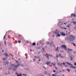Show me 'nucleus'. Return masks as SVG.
Returning a JSON list of instances; mask_svg holds the SVG:
<instances>
[{
  "label": "nucleus",
  "instance_id": "35",
  "mask_svg": "<svg viewBox=\"0 0 76 76\" xmlns=\"http://www.w3.org/2000/svg\"><path fill=\"white\" fill-rule=\"evenodd\" d=\"M16 61L17 63H19V62L18 61Z\"/></svg>",
  "mask_w": 76,
  "mask_h": 76
},
{
  "label": "nucleus",
  "instance_id": "62",
  "mask_svg": "<svg viewBox=\"0 0 76 76\" xmlns=\"http://www.w3.org/2000/svg\"><path fill=\"white\" fill-rule=\"evenodd\" d=\"M52 76H53V75H52Z\"/></svg>",
  "mask_w": 76,
  "mask_h": 76
},
{
  "label": "nucleus",
  "instance_id": "2",
  "mask_svg": "<svg viewBox=\"0 0 76 76\" xmlns=\"http://www.w3.org/2000/svg\"><path fill=\"white\" fill-rule=\"evenodd\" d=\"M20 64H17V65H15V64H12V66L13 67L15 68L16 69H17L18 67H19Z\"/></svg>",
  "mask_w": 76,
  "mask_h": 76
},
{
  "label": "nucleus",
  "instance_id": "49",
  "mask_svg": "<svg viewBox=\"0 0 76 76\" xmlns=\"http://www.w3.org/2000/svg\"><path fill=\"white\" fill-rule=\"evenodd\" d=\"M44 69H46V68H45H45H44Z\"/></svg>",
  "mask_w": 76,
  "mask_h": 76
},
{
  "label": "nucleus",
  "instance_id": "46",
  "mask_svg": "<svg viewBox=\"0 0 76 76\" xmlns=\"http://www.w3.org/2000/svg\"><path fill=\"white\" fill-rule=\"evenodd\" d=\"M48 75H49V76H51V75H50V74H48Z\"/></svg>",
  "mask_w": 76,
  "mask_h": 76
},
{
  "label": "nucleus",
  "instance_id": "50",
  "mask_svg": "<svg viewBox=\"0 0 76 76\" xmlns=\"http://www.w3.org/2000/svg\"><path fill=\"white\" fill-rule=\"evenodd\" d=\"M17 74H18V73L16 72V75H17Z\"/></svg>",
  "mask_w": 76,
  "mask_h": 76
},
{
  "label": "nucleus",
  "instance_id": "31",
  "mask_svg": "<svg viewBox=\"0 0 76 76\" xmlns=\"http://www.w3.org/2000/svg\"><path fill=\"white\" fill-rule=\"evenodd\" d=\"M73 45H74V46H76V45L75 44V43H73Z\"/></svg>",
  "mask_w": 76,
  "mask_h": 76
},
{
  "label": "nucleus",
  "instance_id": "4",
  "mask_svg": "<svg viewBox=\"0 0 76 76\" xmlns=\"http://www.w3.org/2000/svg\"><path fill=\"white\" fill-rule=\"evenodd\" d=\"M53 32L54 34H57L60 33V31H59L57 29V30H56L55 32L53 31Z\"/></svg>",
  "mask_w": 76,
  "mask_h": 76
},
{
  "label": "nucleus",
  "instance_id": "16",
  "mask_svg": "<svg viewBox=\"0 0 76 76\" xmlns=\"http://www.w3.org/2000/svg\"><path fill=\"white\" fill-rule=\"evenodd\" d=\"M17 76H22V74H18L17 75Z\"/></svg>",
  "mask_w": 76,
  "mask_h": 76
},
{
  "label": "nucleus",
  "instance_id": "61",
  "mask_svg": "<svg viewBox=\"0 0 76 76\" xmlns=\"http://www.w3.org/2000/svg\"><path fill=\"white\" fill-rule=\"evenodd\" d=\"M69 34H70V32H69Z\"/></svg>",
  "mask_w": 76,
  "mask_h": 76
},
{
  "label": "nucleus",
  "instance_id": "22",
  "mask_svg": "<svg viewBox=\"0 0 76 76\" xmlns=\"http://www.w3.org/2000/svg\"><path fill=\"white\" fill-rule=\"evenodd\" d=\"M34 57H35V58H38V57H37L36 56H34Z\"/></svg>",
  "mask_w": 76,
  "mask_h": 76
},
{
  "label": "nucleus",
  "instance_id": "23",
  "mask_svg": "<svg viewBox=\"0 0 76 76\" xmlns=\"http://www.w3.org/2000/svg\"><path fill=\"white\" fill-rule=\"evenodd\" d=\"M42 50L43 51H45V50H44V48H42Z\"/></svg>",
  "mask_w": 76,
  "mask_h": 76
},
{
  "label": "nucleus",
  "instance_id": "60",
  "mask_svg": "<svg viewBox=\"0 0 76 76\" xmlns=\"http://www.w3.org/2000/svg\"><path fill=\"white\" fill-rule=\"evenodd\" d=\"M32 50H31V49L30 50V51H31Z\"/></svg>",
  "mask_w": 76,
  "mask_h": 76
},
{
  "label": "nucleus",
  "instance_id": "56",
  "mask_svg": "<svg viewBox=\"0 0 76 76\" xmlns=\"http://www.w3.org/2000/svg\"><path fill=\"white\" fill-rule=\"evenodd\" d=\"M33 60H34V61H35V59H33Z\"/></svg>",
  "mask_w": 76,
  "mask_h": 76
},
{
  "label": "nucleus",
  "instance_id": "34",
  "mask_svg": "<svg viewBox=\"0 0 76 76\" xmlns=\"http://www.w3.org/2000/svg\"><path fill=\"white\" fill-rule=\"evenodd\" d=\"M59 56H60V57H61L63 58V57L61 56V54H59Z\"/></svg>",
  "mask_w": 76,
  "mask_h": 76
},
{
  "label": "nucleus",
  "instance_id": "59",
  "mask_svg": "<svg viewBox=\"0 0 76 76\" xmlns=\"http://www.w3.org/2000/svg\"><path fill=\"white\" fill-rule=\"evenodd\" d=\"M23 75H24V74H23Z\"/></svg>",
  "mask_w": 76,
  "mask_h": 76
},
{
  "label": "nucleus",
  "instance_id": "48",
  "mask_svg": "<svg viewBox=\"0 0 76 76\" xmlns=\"http://www.w3.org/2000/svg\"><path fill=\"white\" fill-rule=\"evenodd\" d=\"M39 61H41V60L39 59Z\"/></svg>",
  "mask_w": 76,
  "mask_h": 76
},
{
  "label": "nucleus",
  "instance_id": "11",
  "mask_svg": "<svg viewBox=\"0 0 76 76\" xmlns=\"http://www.w3.org/2000/svg\"><path fill=\"white\" fill-rule=\"evenodd\" d=\"M8 62H7L5 64V66L6 67L8 66Z\"/></svg>",
  "mask_w": 76,
  "mask_h": 76
},
{
  "label": "nucleus",
  "instance_id": "1",
  "mask_svg": "<svg viewBox=\"0 0 76 76\" xmlns=\"http://www.w3.org/2000/svg\"><path fill=\"white\" fill-rule=\"evenodd\" d=\"M69 39L70 41H73L76 39V37L73 35H71L69 36Z\"/></svg>",
  "mask_w": 76,
  "mask_h": 76
},
{
  "label": "nucleus",
  "instance_id": "44",
  "mask_svg": "<svg viewBox=\"0 0 76 76\" xmlns=\"http://www.w3.org/2000/svg\"><path fill=\"white\" fill-rule=\"evenodd\" d=\"M20 66H23V65H20Z\"/></svg>",
  "mask_w": 76,
  "mask_h": 76
},
{
  "label": "nucleus",
  "instance_id": "3",
  "mask_svg": "<svg viewBox=\"0 0 76 76\" xmlns=\"http://www.w3.org/2000/svg\"><path fill=\"white\" fill-rule=\"evenodd\" d=\"M61 47L62 48H64L65 49V50H67V48H66V45H62L61 46Z\"/></svg>",
  "mask_w": 76,
  "mask_h": 76
},
{
  "label": "nucleus",
  "instance_id": "47",
  "mask_svg": "<svg viewBox=\"0 0 76 76\" xmlns=\"http://www.w3.org/2000/svg\"><path fill=\"white\" fill-rule=\"evenodd\" d=\"M46 55H48V54H47V53H46Z\"/></svg>",
  "mask_w": 76,
  "mask_h": 76
},
{
  "label": "nucleus",
  "instance_id": "33",
  "mask_svg": "<svg viewBox=\"0 0 76 76\" xmlns=\"http://www.w3.org/2000/svg\"><path fill=\"white\" fill-rule=\"evenodd\" d=\"M58 55H56V58H58Z\"/></svg>",
  "mask_w": 76,
  "mask_h": 76
},
{
  "label": "nucleus",
  "instance_id": "12",
  "mask_svg": "<svg viewBox=\"0 0 76 76\" xmlns=\"http://www.w3.org/2000/svg\"><path fill=\"white\" fill-rule=\"evenodd\" d=\"M4 56H6V57L8 56V54H7V53L6 52L4 53Z\"/></svg>",
  "mask_w": 76,
  "mask_h": 76
},
{
  "label": "nucleus",
  "instance_id": "28",
  "mask_svg": "<svg viewBox=\"0 0 76 76\" xmlns=\"http://www.w3.org/2000/svg\"><path fill=\"white\" fill-rule=\"evenodd\" d=\"M71 17L72 18V16H73V14H72L71 15Z\"/></svg>",
  "mask_w": 76,
  "mask_h": 76
},
{
  "label": "nucleus",
  "instance_id": "25",
  "mask_svg": "<svg viewBox=\"0 0 76 76\" xmlns=\"http://www.w3.org/2000/svg\"><path fill=\"white\" fill-rule=\"evenodd\" d=\"M18 42H19V43H20L21 41L20 40H18Z\"/></svg>",
  "mask_w": 76,
  "mask_h": 76
},
{
  "label": "nucleus",
  "instance_id": "6",
  "mask_svg": "<svg viewBox=\"0 0 76 76\" xmlns=\"http://www.w3.org/2000/svg\"><path fill=\"white\" fill-rule=\"evenodd\" d=\"M59 65H60V66H64L65 65V63H64V62H63V63H59L58 64Z\"/></svg>",
  "mask_w": 76,
  "mask_h": 76
},
{
  "label": "nucleus",
  "instance_id": "45",
  "mask_svg": "<svg viewBox=\"0 0 76 76\" xmlns=\"http://www.w3.org/2000/svg\"><path fill=\"white\" fill-rule=\"evenodd\" d=\"M26 76V74H25V75H24V76Z\"/></svg>",
  "mask_w": 76,
  "mask_h": 76
},
{
  "label": "nucleus",
  "instance_id": "39",
  "mask_svg": "<svg viewBox=\"0 0 76 76\" xmlns=\"http://www.w3.org/2000/svg\"><path fill=\"white\" fill-rule=\"evenodd\" d=\"M66 63H67V64H70V63H68V62H66Z\"/></svg>",
  "mask_w": 76,
  "mask_h": 76
},
{
  "label": "nucleus",
  "instance_id": "19",
  "mask_svg": "<svg viewBox=\"0 0 76 76\" xmlns=\"http://www.w3.org/2000/svg\"><path fill=\"white\" fill-rule=\"evenodd\" d=\"M32 45H34H34H35V43L34 42V43H33L32 44Z\"/></svg>",
  "mask_w": 76,
  "mask_h": 76
},
{
  "label": "nucleus",
  "instance_id": "18",
  "mask_svg": "<svg viewBox=\"0 0 76 76\" xmlns=\"http://www.w3.org/2000/svg\"><path fill=\"white\" fill-rule=\"evenodd\" d=\"M72 22H73V24H76V21H72Z\"/></svg>",
  "mask_w": 76,
  "mask_h": 76
},
{
  "label": "nucleus",
  "instance_id": "20",
  "mask_svg": "<svg viewBox=\"0 0 76 76\" xmlns=\"http://www.w3.org/2000/svg\"><path fill=\"white\" fill-rule=\"evenodd\" d=\"M3 60H6V58H3Z\"/></svg>",
  "mask_w": 76,
  "mask_h": 76
},
{
  "label": "nucleus",
  "instance_id": "17",
  "mask_svg": "<svg viewBox=\"0 0 76 76\" xmlns=\"http://www.w3.org/2000/svg\"><path fill=\"white\" fill-rule=\"evenodd\" d=\"M4 44L5 45H7L6 41H4Z\"/></svg>",
  "mask_w": 76,
  "mask_h": 76
},
{
  "label": "nucleus",
  "instance_id": "27",
  "mask_svg": "<svg viewBox=\"0 0 76 76\" xmlns=\"http://www.w3.org/2000/svg\"><path fill=\"white\" fill-rule=\"evenodd\" d=\"M4 39H6V36L5 35L4 36Z\"/></svg>",
  "mask_w": 76,
  "mask_h": 76
},
{
  "label": "nucleus",
  "instance_id": "38",
  "mask_svg": "<svg viewBox=\"0 0 76 76\" xmlns=\"http://www.w3.org/2000/svg\"><path fill=\"white\" fill-rule=\"evenodd\" d=\"M74 65H75V66H76V63H74Z\"/></svg>",
  "mask_w": 76,
  "mask_h": 76
},
{
  "label": "nucleus",
  "instance_id": "15",
  "mask_svg": "<svg viewBox=\"0 0 76 76\" xmlns=\"http://www.w3.org/2000/svg\"><path fill=\"white\" fill-rule=\"evenodd\" d=\"M68 51H72L73 50L72 49H70L69 48H68V50H67Z\"/></svg>",
  "mask_w": 76,
  "mask_h": 76
},
{
  "label": "nucleus",
  "instance_id": "43",
  "mask_svg": "<svg viewBox=\"0 0 76 76\" xmlns=\"http://www.w3.org/2000/svg\"><path fill=\"white\" fill-rule=\"evenodd\" d=\"M64 29H66V28H64Z\"/></svg>",
  "mask_w": 76,
  "mask_h": 76
},
{
  "label": "nucleus",
  "instance_id": "57",
  "mask_svg": "<svg viewBox=\"0 0 76 76\" xmlns=\"http://www.w3.org/2000/svg\"><path fill=\"white\" fill-rule=\"evenodd\" d=\"M43 67H44V68H45V66H43Z\"/></svg>",
  "mask_w": 76,
  "mask_h": 76
},
{
  "label": "nucleus",
  "instance_id": "40",
  "mask_svg": "<svg viewBox=\"0 0 76 76\" xmlns=\"http://www.w3.org/2000/svg\"><path fill=\"white\" fill-rule=\"evenodd\" d=\"M55 68L56 69H57V68L56 67H55Z\"/></svg>",
  "mask_w": 76,
  "mask_h": 76
},
{
  "label": "nucleus",
  "instance_id": "58",
  "mask_svg": "<svg viewBox=\"0 0 76 76\" xmlns=\"http://www.w3.org/2000/svg\"><path fill=\"white\" fill-rule=\"evenodd\" d=\"M26 58H27V57H26Z\"/></svg>",
  "mask_w": 76,
  "mask_h": 76
},
{
  "label": "nucleus",
  "instance_id": "21",
  "mask_svg": "<svg viewBox=\"0 0 76 76\" xmlns=\"http://www.w3.org/2000/svg\"><path fill=\"white\" fill-rule=\"evenodd\" d=\"M62 23H62L61 24V25H63V24H64H64L65 25H66V23H64V22H62Z\"/></svg>",
  "mask_w": 76,
  "mask_h": 76
},
{
  "label": "nucleus",
  "instance_id": "8",
  "mask_svg": "<svg viewBox=\"0 0 76 76\" xmlns=\"http://www.w3.org/2000/svg\"><path fill=\"white\" fill-rule=\"evenodd\" d=\"M61 35H62V36H66V34L63 32L61 33Z\"/></svg>",
  "mask_w": 76,
  "mask_h": 76
},
{
  "label": "nucleus",
  "instance_id": "29",
  "mask_svg": "<svg viewBox=\"0 0 76 76\" xmlns=\"http://www.w3.org/2000/svg\"><path fill=\"white\" fill-rule=\"evenodd\" d=\"M67 71H68V72H70V70H69V69H67Z\"/></svg>",
  "mask_w": 76,
  "mask_h": 76
},
{
  "label": "nucleus",
  "instance_id": "42",
  "mask_svg": "<svg viewBox=\"0 0 76 76\" xmlns=\"http://www.w3.org/2000/svg\"><path fill=\"white\" fill-rule=\"evenodd\" d=\"M56 71H55V70H54L53 71V72H56Z\"/></svg>",
  "mask_w": 76,
  "mask_h": 76
},
{
  "label": "nucleus",
  "instance_id": "54",
  "mask_svg": "<svg viewBox=\"0 0 76 76\" xmlns=\"http://www.w3.org/2000/svg\"><path fill=\"white\" fill-rule=\"evenodd\" d=\"M48 55L49 56H50V54H49Z\"/></svg>",
  "mask_w": 76,
  "mask_h": 76
},
{
  "label": "nucleus",
  "instance_id": "63",
  "mask_svg": "<svg viewBox=\"0 0 76 76\" xmlns=\"http://www.w3.org/2000/svg\"><path fill=\"white\" fill-rule=\"evenodd\" d=\"M38 63H39V62H38Z\"/></svg>",
  "mask_w": 76,
  "mask_h": 76
},
{
  "label": "nucleus",
  "instance_id": "64",
  "mask_svg": "<svg viewBox=\"0 0 76 76\" xmlns=\"http://www.w3.org/2000/svg\"><path fill=\"white\" fill-rule=\"evenodd\" d=\"M37 76L36 75V76Z\"/></svg>",
  "mask_w": 76,
  "mask_h": 76
},
{
  "label": "nucleus",
  "instance_id": "55",
  "mask_svg": "<svg viewBox=\"0 0 76 76\" xmlns=\"http://www.w3.org/2000/svg\"><path fill=\"white\" fill-rule=\"evenodd\" d=\"M2 51L3 52V51H4V50H2Z\"/></svg>",
  "mask_w": 76,
  "mask_h": 76
},
{
  "label": "nucleus",
  "instance_id": "7",
  "mask_svg": "<svg viewBox=\"0 0 76 76\" xmlns=\"http://www.w3.org/2000/svg\"><path fill=\"white\" fill-rule=\"evenodd\" d=\"M50 63H51V62L50 61H47V63L45 64H47V65H49V64H50Z\"/></svg>",
  "mask_w": 76,
  "mask_h": 76
},
{
  "label": "nucleus",
  "instance_id": "32",
  "mask_svg": "<svg viewBox=\"0 0 76 76\" xmlns=\"http://www.w3.org/2000/svg\"><path fill=\"white\" fill-rule=\"evenodd\" d=\"M52 76H56V75H55V74H53L52 75Z\"/></svg>",
  "mask_w": 76,
  "mask_h": 76
},
{
  "label": "nucleus",
  "instance_id": "30",
  "mask_svg": "<svg viewBox=\"0 0 76 76\" xmlns=\"http://www.w3.org/2000/svg\"><path fill=\"white\" fill-rule=\"evenodd\" d=\"M56 50H57V51H59V50H58V49H57V48L56 49Z\"/></svg>",
  "mask_w": 76,
  "mask_h": 76
},
{
  "label": "nucleus",
  "instance_id": "52",
  "mask_svg": "<svg viewBox=\"0 0 76 76\" xmlns=\"http://www.w3.org/2000/svg\"><path fill=\"white\" fill-rule=\"evenodd\" d=\"M52 56V55L51 54V55H50V56Z\"/></svg>",
  "mask_w": 76,
  "mask_h": 76
},
{
  "label": "nucleus",
  "instance_id": "51",
  "mask_svg": "<svg viewBox=\"0 0 76 76\" xmlns=\"http://www.w3.org/2000/svg\"><path fill=\"white\" fill-rule=\"evenodd\" d=\"M57 49H58V47H57Z\"/></svg>",
  "mask_w": 76,
  "mask_h": 76
},
{
  "label": "nucleus",
  "instance_id": "24",
  "mask_svg": "<svg viewBox=\"0 0 76 76\" xmlns=\"http://www.w3.org/2000/svg\"><path fill=\"white\" fill-rule=\"evenodd\" d=\"M67 27H68V28H69V27L70 26V25H69L68 24L67 26Z\"/></svg>",
  "mask_w": 76,
  "mask_h": 76
},
{
  "label": "nucleus",
  "instance_id": "41",
  "mask_svg": "<svg viewBox=\"0 0 76 76\" xmlns=\"http://www.w3.org/2000/svg\"><path fill=\"white\" fill-rule=\"evenodd\" d=\"M49 66H50L51 67V66H52V65H50Z\"/></svg>",
  "mask_w": 76,
  "mask_h": 76
},
{
  "label": "nucleus",
  "instance_id": "37",
  "mask_svg": "<svg viewBox=\"0 0 76 76\" xmlns=\"http://www.w3.org/2000/svg\"><path fill=\"white\" fill-rule=\"evenodd\" d=\"M54 37V34H53L52 36V37Z\"/></svg>",
  "mask_w": 76,
  "mask_h": 76
},
{
  "label": "nucleus",
  "instance_id": "36",
  "mask_svg": "<svg viewBox=\"0 0 76 76\" xmlns=\"http://www.w3.org/2000/svg\"><path fill=\"white\" fill-rule=\"evenodd\" d=\"M73 16H75V14H73Z\"/></svg>",
  "mask_w": 76,
  "mask_h": 76
},
{
  "label": "nucleus",
  "instance_id": "26",
  "mask_svg": "<svg viewBox=\"0 0 76 76\" xmlns=\"http://www.w3.org/2000/svg\"><path fill=\"white\" fill-rule=\"evenodd\" d=\"M70 58L71 59V60H73V59H72V56H70Z\"/></svg>",
  "mask_w": 76,
  "mask_h": 76
},
{
  "label": "nucleus",
  "instance_id": "5",
  "mask_svg": "<svg viewBox=\"0 0 76 76\" xmlns=\"http://www.w3.org/2000/svg\"><path fill=\"white\" fill-rule=\"evenodd\" d=\"M53 42L52 41L51 42H50V43H49V42H47V43L48 44H50V47H53V45H52V44H53Z\"/></svg>",
  "mask_w": 76,
  "mask_h": 76
},
{
  "label": "nucleus",
  "instance_id": "13",
  "mask_svg": "<svg viewBox=\"0 0 76 76\" xmlns=\"http://www.w3.org/2000/svg\"><path fill=\"white\" fill-rule=\"evenodd\" d=\"M44 56H46V57H47V59H49V56H48V55H44Z\"/></svg>",
  "mask_w": 76,
  "mask_h": 76
},
{
  "label": "nucleus",
  "instance_id": "14",
  "mask_svg": "<svg viewBox=\"0 0 76 76\" xmlns=\"http://www.w3.org/2000/svg\"><path fill=\"white\" fill-rule=\"evenodd\" d=\"M52 64H53V66H56V63H55V62H54L53 63H52Z\"/></svg>",
  "mask_w": 76,
  "mask_h": 76
},
{
  "label": "nucleus",
  "instance_id": "53",
  "mask_svg": "<svg viewBox=\"0 0 76 76\" xmlns=\"http://www.w3.org/2000/svg\"><path fill=\"white\" fill-rule=\"evenodd\" d=\"M64 76V75H62V76Z\"/></svg>",
  "mask_w": 76,
  "mask_h": 76
},
{
  "label": "nucleus",
  "instance_id": "10",
  "mask_svg": "<svg viewBox=\"0 0 76 76\" xmlns=\"http://www.w3.org/2000/svg\"><path fill=\"white\" fill-rule=\"evenodd\" d=\"M61 36V35H60V33L56 35V37H60Z\"/></svg>",
  "mask_w": 76,
  "mask_h": 76
},
{
  "label": "nucleus",
  "instance_id": "9",
  "mask_svg": "<svg viewBox=\"0 0 76 76\" xmlns=\"http://www.w3.org/2000/svg\"><path fill=\"white\" fill-rule=\"evenodd\" d=\"M71 67L72 68V69H76V66H73L72 65L71 66Z\"/></svg>",
  "mask_w": 76,
  "mask_h": 76
}]
</instances>
